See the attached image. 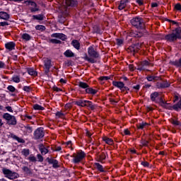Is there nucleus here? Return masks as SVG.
<instances>
[{
	"label": "nucleus",
	"instance_id": "nucleus-46",
	"mask_svg": "<svg viewBox=\"0 0 181 181\" xmlns=\"http://www.w3.org/2000/svg\"><path fill=\"white\" fill-rule=\"evenodd\" d=\"M37 158L38 162H43V156H42V155L37 154Z\"/></svg>",
	"mask_w": 181,
	"mask_h": 181
},
{
	"label": "nucleus",
	"instance_id": "nucleus-21",
	"mask_svg": "<svg viewBox=\"0 0 181 181\" xmlns=\"http://www.w3.org/2000/svg\"><path fill=\"white\" fill-rule=\"evenodd\" d=\"M104 142H105V144H107V145H113L114 144V140H112V139H110L107 136H104L103 138Z\"/></svg>",
	"mask_w": 181,
	"mask_h": 181
},
{
	"label": "nucleus",
	"instance_id": "nucleus-18",
	"mask_svg": "<svg viewBox=\"0 0 181 181\" xmlns=\"http://www.w3.org/2000/svg\"><path fill=\"white\" fill-rule=\"evenodd\" d=\"M5 47L7 49V50H9V52L15 49V44L13 42H10L6 44H5Z\"/></svg>",
	"mask_w": 181,
	"mask_h": 181
},
{
	"label": "nucleus",
	"instance_id": "nucleus-17",
	"mask_svg": "<svg viewBox=\"0 0 181 181\" xmlns=\"http://www.w3.org/2000/svg\"><path fill=\"white\" fill-rule=\"evenodd\" d=\"M21 39L24 40V42H29V40L32 39V36H30V35L26 33L21 34Z\"/></svg>",
	"mask_w": 181,
	"mask_h": 181
},
{
	"label": "nucleus",
	"instance_id": "nucleus-29",
	"mask_svg": "<svg viewBox=\"0 0 181 181\" xmlns=\"http://www.w3.org/2000/svg\"><path fill=\"white\" fill-rule=\"evenodd\" d=\"M12 81L14 83H21V76L19 75H14L12 76Z\"/></svg>",
	"mask_w": 181,
	"mask_h": 181
},
{
	"label": "nucleus",
	"instance_id": "nucleus-5",
	"mask_svg": "<svg viewBox=\"0 0 181 181\" xmlns=\"http://www.w3.org/2000/svg\"><path fill=\"white\" fill-rule=\"evenodd\" d=\"M72 163L77 164V163H80V162H81V160H83V159H84V158H86V153H84V151H78L76 153H74L72 155Z\"/></svg>",
	"mask_w": 181,
	"mask_h": 181
},
{
	"label": "nucleus",
	"instance_id": "nucleus-25",
	"mask_svg": "<svg viewBox=\"0 0 181 181\" xmlns=\"http://www.w3.org/2000/svg\"><path fill=\"white\" fill-rule=\"evenodd\" d=\"M64 56H66V57H74V53H73V52H71V50L70 49H67L64 53Z\"/></svg>",
	"mask_w": 181,
	"mask_h": 181
},
{
	"label": "nucleus",
	"instance_id": "nucleus-53",
	"mask_svg": "<svg viewBox=\"0 0 181 181\" xmlns=\"http://www.w3.org/2000/svg\"><path fill=\"white\" fill-rule=\"evenodd\" d=\"M141 165L145 168H148V166H149V163L146 161H144V162H141Z\"/></svg>",
	"mask_w": 181,
	"mask_h": 181
},
{
	"label": "nucleus",
	"instance_id": "nucleus-55",
	"mask_svg": "<svg viewBox=\"0 0 181 181\" xmlns=\"http://www.w3.org/2000/svg\"><path fill=\"white\" fill-rule=\"evenodd\" d=\"M8 25L9 24L6 21L0 22V26H8Z\"/></svg>",
	"mask_w": 181,
	"mask_h": 181
},
{
	"label": "nucleus",
	"instance_id": "nucleus-20",
	"mask_svg": "<svg viewBox=\"0 0 181 181\" xmlns=\"http://www.w3.org/2000/svg\"><path fill=\"white\" fill-rule=\"evenodd\" d=\"M170 122H171V124H173V125H174L175 127H177L181 125V122H179V120L176 118H172L170 119Z\"/></svg>",
	"mask_w": 181,
	"mask_h": 181
},
{
	"label": "nucleus",
	"instance_id": "nucleus-50",
	"mask_svg": "<svg viewBox=\"0 0 181 181\" xmlns=\"http://www.w3.org/2000/svg\"><path fill=\"white\" fill-rule=\"evenodd\" d=\"M90 110H95V105L93 104V103L91 102L90 104H89V107Z\"/></svg>",
	"mask_w": 181,
	"mask_h": 181
},
{
	"label": "nucleus",
	"instance_id": "nucleus-42",
	"mask_svg": "<svg viewBox=\"0 0 181 181\" xmlns=\"http://www.w3.org/2000/svg\"><path fill=\"white\" fill-rule=\"evenodd\" d=\"M148 81H153V80H156V77L153 76H147Z\"/></svg>",
	"mask_w": 181,
	"mask_h": 181
},
{
	"label": "nucleus",
	"instance_id": "nucleus-38",
	"mask_svg": "<svg viewBox=\"0 0 181 181\" xmlns=\"http://www.w3.org/2000/svg\"><path fill=\"white\" fill-rule=\"evenodd\" d=\"M99 158L100 160H104V159L107 158V154L105 153H102L101 154L99 155Z\"/></svg>",
	"mask_w": 181,
	"mask_h": 181
},
{
	"label": "nucleus",
	"instance_id": "nucleus-64",
	"mask_svg": "<svg viewBox=\"0 0 181 181\" xmlns=\"http://www.w3.org/2000/svg\"><path fill=\"white\" fill-rule=\"evenodd\" d=\"M133 88H134V90H139V88H141V86H139V85H136L134 86Z\"/></svg>",
	"mask_w": 181,
	"mask_h": 181
},
{
	"label": "nucleus",
	"instance_id": "nucleus-41",
	"mask_svg": "<svg viewBox=\"0 0 181 181\" xmlns=\"http://www.w3.org/2000/svg\"><path fill=\"white\" fill-rule=\"evenodd\" d=\"M7 90H8V91H11V93H15L16 88L13 86H8Z\"/></svg>",
	"mask_w": 181,
	"mask_h": 181
},
{
	"label": "nucleus",
	"instance_id": "nucleus-36",
	"mask_svg": "<svg viewBox=\"0 0 181 181\" xmlns=\"http://www.w3.org/2000/svg\"><path fill=\"white\" fill-rule=\"evenodd\" d=\"M28 160H30V162H37V160L36 159V157H35V156L33 155H30L28 157Z\"/></svg>",
	"mask_w": 181,
	"mask_h": 181
},
{
	"label": "nucleus",
	"instance_id": "nucleus-57",
	"mask_svg": "<svg viewBox=\"0 0 181 181\" xmlns=\"http://www.w3.org/2000/svg\"><path fill=\"white\" fill-rule=\"evenodd\" d=\"M136 2L140 6L144 5V0H136Z\"/></svg>",
	"mask_w": 181,
	"mask_h": 181
},
{
	"label": "nucleus",
	"instance_id": "nucleus-52",
	"mask_svg": "<svg viewBox=\"0 0 181 181\" xmlns=\"http://www.w3.org/2000/svg\"><path fill=\"white\" fill-rule=\"evenodd\" d=\"M6 110L8 111V112H13V110H12V107L11 106H6Z\"/></svg>",
	"mask_w": 181,
	"mask_h": 181
},
{
	"label": "nucleus",
	"instance_id": "nucleus-8",
	"mask_svg": "<svg viewBox=\"0 0 181 181\" xmlns=\"http://www.w3.org/2000/svg\"><path fill=\"white\" fill-rule=\"evenodd\" d=\"M132 26L136 28V29H141L144 28V20L140 17H136L131 20Z\"/></svg>",
	"mask_w": 181,
	"mask_h": 181
},
{
	"label": "nucleus",
	"instance_id": "nucleus-47",
	"mask_svg": "<svg viewBox=\"0 0 181 181\" xmlns=\"http://www.w3.org/2000/svg\"><path fill=\"white\" fill-rule=\"evenodd\" d=\"M16 141H18V142H20V144H24L25 140H23V139H21L18 136H15Z\"/></svg>",
	"mask_w": 181,
	"mask_h": 181
},
{
	"label": "nucleus",
	"instance_id": "nucleus-27",
	"mask_svg": "<svg viewBox=\"0 0 181 181\" xmlns=\"http://www.w3.org/2000/svg\"><path fill=\"white\" fill-rule=\"evenodd\" d=\"M33 19L36 21H43L44 16L42 14L34 15L33 16Z\"/></svg>",
	"mask_w": 181,
	"mask_h": 181
},
{
	"label": "nucleus",
	"instance_id": "nucleus-31",
	"mask_svg": "<svg viewBox=\"0 0 181 181\" xmlns=\"http://www.w3.org/2000/svg\"><path fill=\"white\" fill-rule=\"evenodd\" d=\"M148 123L146 122H141L140 124H139L138 125V129H144V128H146V127H148Z\"/></svg>",
	"mask_w": 181,
	"mask_h": 181
},
{
	"label": "nucleus",
	"instance_id": "nucleus-62",
	"mask_svg": "<svg viewBox=\"0 0 181 181\" xmlns=\"http://www.w3.org/2000/svg\"><path fill=\"white\" fill-rule=\"evenodd\" d=\"M54 91H57V92L62 91V89L55 86L54 87Z\"/></svg>",
	"mask_w": 181,
	"mask_h": 181
},
{
	"label": "nucleus",
	"instance_id": "nucleus-34",
	"mask_svg": "<svg viewBox=\"0 0 181 181\" xmlns=\"http://www.w3.org/2000/svg\"><path fill=\"white\" fill-rule=\"evenodd\" d=\"M34 110H37L39 111H43L45 110V107L40 106V105L35 104L33 106Z\"/></svg>",
	"mask_w": 181,
	"mask_h": 181
},
{
	"label": "nucleus",
	"instance_id": "nucleus-58",
	"mask_svg": "<svg viewBox=\"0 0 181 181\" xmlns=\"http://www.w3.org/2000/svg\"><path fill=\"white\" fill-rule=\"evenodd\" d=\"M5 67V63L4 62L0 61V69H4Z\"/></svg>",
	"mask_w": 181,
	"mask_h": 181
},
{
	"label": "nucleus",
	"instance_id": "nucleus-28",
	"mask_svg": "<svg viewBox=\"0 0 181 181\" xmlns=\"http://www.w3.org/2000/svg\"><path fill=\"white\" fill-rule=\"evenodd\" d=\"M28 73L30 74V76H37V72H36L33 68L28 69Z\"/></svg>",
	"mask_w": 181,
	"mask_h": 181
},
{
	"label": "nucleus",
	"instance_id": "nucleus-16",
	"mask_svg": "<svg viewBox=\"0 0 181 181\" xmlns=\"http://www.w3.org/2000/svg\"><path fill=\"white\" fill-rule=\"evenodd\" d=\"M11 18V16L5 11H0V19H3L4 21H8Z\"/></svg>",
	"mask_w": 181,
	"mask_h": 181
},
{
	"label": "nucleus",
	"instance_id": "nucleus-23",
	"mask_svg": "<svg viewBox=\"0 0 181 181\" xmlns=\"http://www.w3.org/2000/svg\"><path fill=\"white\" fill-rule=\"evenodd\" d=\"M97 90L93 89L92 88H88L86 89V93L87 94H91L92 95H94V94H97Z\"/></svg>",
	"mask_w": 181,
	"mask_h": 181
},
{
	"label": "nucleus",
	"instance_id": "nucleus-33",
	"mask_svg": "<svg viewBox=\"0 0 181 181\" xmlns=\"http://www.w3.org/2000/svg\"><path fill=\"white\" fill-rule=\"evenodd\" d=\"M95 166L98 169V170H100V172H104V168H103V165H101L100 163H95Z\"/></svg>",
	"mask_w": 181,
	"mask_h": 181
},
{
	"label": "nucleus",
	"instance_id": "nucleus-35",
	"mask_svg": "<svg viewBox=\"0 0 181 181\" xmlns=\"http://www.w3.org/2000/svg\"><path fill=\"white\" fill-rule=\"evenodd\" d=\"M145 66H149V62L148 61H144L142 62L140 70H145Z\"/></svg>",
	"mask_w": 181,
	"mask_h": 181
},
{
	"label": "nucleus",
	"instance_id": "nucleus-30",
	"mask_svg": "<svg viewBox=\"0 0 181 181\" xmlns=\"http://www.w3.org/2000/svg\"><path fill=\"white\" fill-rule=\"evenodd\" d=\"M78 86L81 88H83L86 90H87V88H88V84H87L86 82H79Z\"/></svg>",
	"mask_w": 181,
	"mask_h": 181
},
{
	"label": "nucleus",
	"instance_id": "nucleus-9",
	"mask_svg": "<svg viewBox=\"0 0 181 181\" xmlns=\"http://www.w3.org/2000/svg\"><path fill=\"white\" fill-rule=\"evenodd\" d=\"M24 4H25L27 6H30V11H31V12H37V11H39V7H37V4H36V3H35L34 1H24Z\"/></svg>",
	"mask_w": 181,
	"mask_h": 181
},
{
	"label": "nucleus",
	"instance_id": "nucleus-54",
	"mask_svg": "<svg viewBox=\"0 0 181 181\" xmlns=\"http://www.w3.org/2000/svg\"><path fill=\"white\" fill-rule=\"evenodd\" d=\"M65 146H67L68 148H71V141H67L64 144Z\"/></svg>",
	"mask_w": 181,
	"mask_h": 181
},
{
	"label": "nucleus",
	"instance_id": "nucleus-6",
	"mask_svg": "<svg viewBox=\"0 0 181 181\" xmlns=\"http://www.w3.org/2000/svg\"><path fill=\"white\" fill-rule=\"evenodd\" d=\"M2 172L4 175H5V177H7V179H10V180H13L15 179H18L19 177V174L12 172V170L6 168H3Z\"/></svg>",
	"mask_w": 181,
	"mask_h": 181
},
{
	"label": "nucleus",
	"instance_id": "nucleus-61",
	"mask_svg": "<svg viewBox=\"0 0 181 181\" xmlns=\"http://www.w3.org/2000/svg\"><path fill=\"white\" fill-rule=\"evenodd\" d=\"M152 8H156L158 7V3H152L151 4Z\"/></svg>",
	"mask_w": 181,
	"mask_h": 181
},
{
	"label": "nucleus",
	"instance_id": "nucleus-39",
	"mask_svg": "<svg viewBox=\"0 0 181 181\" xmlns=\"http://www.w3.org/2000/svg\"><path fill=\"white\" fill-rule=\"evenodd\" d=\"M57 118H63L64 117V113L62 112H58L56 113Z\"/></svg>",
	"mask_w": 181,
	"mask_h": 181
},
{
	"label": "nucleus",
	"instance_id": "nucleus-44",
	"mask_svg": "<svg viewBox=\"0 0 181 181\" xmlns=\"http://www.w3.org/2000/svg\"><path fill=\"white\" fill-rule=\"evenodd\" d=\"M50 42H51V43H55L56 45H59V43L61 42L60 40H57V39H51Z\"/></svg>",
	"mask_w": 181,
	"mask_h": 181
},
{
	"label": "nucleus",
	"instance_id": "nucleus-40",
	"mask_svg": "<svg viewBox=\"0 0 181 181\" xmlns=\"http://www.w3.org/2000/svg\"><path fill=\"white\" fill-rule=\"evenodd\" d=\"M175 11H179L180 12H181V5L180 4H177L175 5Z\"/></svg>",
	"mask_w": 181,
	"mask_h": 181
},
{
	"label": "nucleus",
	"instance_id": "nucleus-10",
	"mask_svg": "<svg viewBox=\"0 0 181 181\" xmlns=\"http://www.w3.org/2000/svg\"><path fill=\"white\" fill-rule=\"evenodd\" d=\"M45 136V132L43 128L40 127L37 129L34 132V138L35 139H40Z\"/></svg>",
	"mask_w": 181,
	"mask_h": 181
},
{
	"label": "nucleus",
	"instance_id": "nucleus-11",
	"mask_svg": "<svg viewBox=\"0 0 181 181\" xmlns=\"http://www.w3.org/2000/svg\"><path fill=\"white\" fill-rule=\"evenodd\" d=\"M52 67V61L47 58L44 59V70L46 74H47Z\"/></svg>",
	"mask_w": 181,
	"mask_h": 181
},
{
	"label": "nucleus",
	"instance_id": "nucleus-63",
	"mask_svg": "<svg viewBox=\"0 0 181 181\" xmlns=\"http://www.w3.org/2000/svg\"><path fill=\"white\" fill-rule=\"evenodd\" d=\"M129 70H131V71H134V65H129Z\"/></svg>",
	"mask_w": 181,
	"mask_h": 181
},
{
	"label": "nucleus",
	"instance_id": "nucleus-4",
	"mask_svg": "<svg viewBox=\"0 0 181 181\" xmlns=\"http://www.w3.org/2000/svg\"><path fill=\"white\" fill-rule=\"evenodd\" d=\"M160 105L163 107V108H166L167 110H175V111H179L181 110V99L179 100V102L174 105L173 107L169 103H166L163 101V100H160Z\"/></svg>",
	"mask_w": 181,
	"mask_h": 181
},
{
	"label": "nucleus",
	"instance_id": "nucleus-26",
	"mask_svg": "<svg viewBox=\"0 0 181 181\" xmlns=\"http://www.w3.org/2000/svg\"><path fill=\"white\" fill-rule=\"evenodd\" d=\"M129 35L132 37H141L142 36V33H139L138 34L137 33H134V31H131Z\"/></svg>",
	"mask_w": 181,
	"mask_h": 181
},
{
	"label": "nucleus",
	"instance_id": "nucleus-14",
	"mask_svg": "<svg viewBox=\"0 0 181 181\" xmlns=\"http://www.w3.org/2000/svg\"><path fill=\"white\" fill-rule=\"evenodd\" d=\"M51 37H57V39H61V40H66V35L63 33H53L51 35Z\"/></svg>",
	"mask_w": 181,
	"mask_h": 181
},
{
	"label": "nucleus",
	"instance_id": "nucleus-51",
	"mask_svg": "<svg viewBox=\"0 0 181 181\" xmlns=\"http://www.w3.org/2000/svg\"><path fill=\"white\" fill-rule=\"evenodd\" d=\"M117 43L118 46H121L122 45V43H124V41L121 39H117Z\"/></svg>",
	"mask_w": 181,
	"mask_h": 181
},
{
	"label": "nucleus",
	"instance_id": "nucleus-48",
	"mask_svg": "<svg viewBox=\"0 0 181 181\" xmlns=\"http://www.w3.org/2000/svg\"><path fill=\"white\" fill-rule=\"evenodd\" d=\"M53 168H58V162L56 160H53L52 161Z\"/></svg>",
	"mask_w": 181,
	"mask_h": 181
},
{
	"label": "nucleus",
	"instance_id": "nucleus-1",
	"mask_svg": "<svg viewBox=\"0 0 181 181\" xmlns=\"http://www.w3.org/2000/svg\"><path fill=\"white\" fill-rule=\"evenodd\" d=\"M76 5H77V1L76 0H65V2L59 7L58 11L59 13H62L63 16H67V15H69L67 7L76 6Z\"/></svg>",
	"mask_w": 181,
	"mask_h": 181
},
{
	"label": "nucleus",
	"instance_id": "nucleus-24",
	"mask_svg": "<svg viewBox=\"0 0 181 181\" xmlns=\"http://www.w3.org/2000/svg\"><path fill=\"white\" fill-rule=\"evenodd\" d=\"M71 45L75 49H76V50L80 49V42H78V41H77L76 40H74L71 42Z\"/></svg>",
	"mask_w": 181,
	"mask_h": 181
},
{
	"label": "nucleus",
	"instance_id": "nucleus-2",
	"mask_svg": "<svg viewBox=\"0 0 181 181\" xmlns=\"http://www.w3.org/2000/svg\"><path fill=\"white\" fill-rule=\"evenodd\" d=\"M88 54L90 57H93V58H90L88 57V56H87V54H85V56L83 57V59L84 60L89 62V63H95V59H97L100 56L98 54V52H96L95 49H94V47H89L88 48Z\"/></svg>",
	"mask_w": 181,
	"mask_h": 181
},
{
	"label": "nucleus",
	"instance_id": "nucleus-56",
	"mask_svg": "<svg viewBox=\"0 0 181 181\" xmlns=\"http://www.w3.org/2000/svg\"><path fill=\"white\" fill-rule=\"evenodd\" d=\"M169 86H170L169 83L165 82L163 83L162 87H163L164 88H166L169 87Z\"/></svg>",
	"mask_w": 181,
	"mask_h": 181
},
{
	"label": "nucleus",
	"instance_id": "nucleus-43",
	"mask_svg": "<svg viewBox=\"0 0 181 181\" xmlns=\"http://www.w3.org/2000/svg\"><path fill=\"white\" fill-rule=\"evenodd\" d=\"M23 90L24 91H26L27 93H29V92H30V90H32V88H30V86H24L23 88Z\"/></svg>",
	"mask_w": 181,
	"mask_h": 181
},
{
	"label": "nucleus",
	"instance_id": "nucleus-60",
	"mask_svg": "<svg viewBox=\"0 0 181 181\" xmlns=\"http://www.w3.org/2000/svg\"><path fill=\"white\" fill-rule=\"evenodd\" d=\"M65 108L67 110L69 108H71V104L68 103L65 105Z\"/></svg>",
	"mask_w": 181,
	"mask_h": 181
},
{
	"label": "nucleus",
	"instance_id": "nucleus-7",
	"mask_svg": "<svg viewBox=\"0 0 181 181\" xmlns=\"http://www.w3.org/2000/svg\"><path fill=\"white\" fill-rule=\"evenodd\" d=\"M2 117L6 121V123L8 125H16L17 122H16V117H15V116L9 113H4Z\"/></svg>",
	"mask_w": 181,
	"mask_h": 181
},
{
	"label": "nucleus",
	"instance_id": "nucleus-37",
	"mask_svg": "<svg viewBox=\"0 0 181 181\" xmlns=\"http://www.w3.org/2000/svg\"><path fill=\"white\" fill-rule=\"evenodd\" d=\"M21 153L25 157L29 156V149H23L21 151Z\"/></svg>",
	"mask_w": 181,
	"mask_h": 181
},
{
	"label": "nucleus",
	"instance_id": "nucleus-59",
	"mask_svg": "<svg viewBox=\"0 0 181 181\" xmlns=\"http://www.w3.org/2000/svg\"><path fill=\"white\" fill-rule=\"evenodd\" d=\"M124 135H130V132L129 130H128V129H124Z\"/></svg>",
	"mask_w": 181,
	"mask_h": 181
},
{
	"label": "nucleus",
	"instance_id": "nucleus-19",
	"mask_svg": "<svg viewBox=\"0 0 181 181\" xmlns=\"http://www.w3.org/2000/svg\"><path fill=\"white\" fill-rule=\"evenodd\" d=\"M127 4H128V0H122L118 6V9L122 11L127 6Z\"/></svg>",
	"mask_w": 181,
	"mask_h": 181
},
{
	"label": "nucleus",
	"instance_id": "nucleus-3",
	"mask_svg": "<svg viewBox=\"0 0 181 181\" xmlns=\"http://www.w3.org/2000/svg\"><path fill=\"white\" fill-rule=\"evenodd\" d=\"M181 37V28H177L175 30L173 31L171 34H168L165 36V40L168 42H173L177 40V39H180Z\"/></svg>",
	"mask_w": 181,
	"mask_h": 181
},
{
	"label": "nucleus",
	"instance_id": "nucleus-12",
	"mask_svg": "<svg viewBox=\"0 0 181 181\" xmlns=\"http://www.w3.org/2000/svg\"><path fill=\"white\" fill-rule=\"evenodd\" d=\"M160 99L159 100V104H160V100H162L161 98L159 97V93L158 92H154L151 94V101H154L155 103H158V99Z\"/></svg>",
	"mask_w": 181,
	"mask_h": 181
},
{
	"label": "nucleus",
	"instance_id": "nucleus-32",
	"mask_svg": "<svg viewBox=\"0 0 181 181\" xmlns=\"http://www.w3.org/2000/svg\"><path fill=\"white\" fill-rule=\"evenodd\" d=\"M36 30H40V32H43V30H46V27L45 25H38L35 26Z\"/></svg>",
	"mask_w": 181,
	"mask_h": 181
},
{
	"label": "nucleus",
	"instance_id": "nucleus-22",
	"mask_svg": "<svg viewBox=\"0 0 181 181\" xmlns=\"http://www.w3.org/2000/svg\"><path fill=\"white\" fill-rule=\"evenodd\" d=\"M76 104L79 107H86L87 105V100H79L76 102Z\"/></svg>",
	"mask_w": 181,
	"mask_h": 181
},
{
	"label": "nucleus",
	"instance_id": "nucleus-45",
	"mask_svg": "<svg viewBox=\"0 0 181 181\" xmlns=\"http://www.w3.org/2000/svg\"><path fill=\"white\" fill-rule=\"evenodd\" d=\"M141 144L143 146H148V144H149V142L146 140H141Z\"/></svg>",
	"mask_w": 181,
	"mask_h": 181
},
{
	"label": "nucleus",
	"instance_id": "nucleus-49",
	"mask_svg": "<svg viewBox=\"0 0 181 181\" xmlns=\"http://www.w3.org/2000/svg\"><path fill=\"white\" fill-rule=\"evenodd\" d=\"M100 78L102 81H107V80H110V77L108 76H102Z\"/></svg>",
	"mask_w": 181,
	"mask_h": 181
},
{
	"label": "nucleus",
	"instance_id": "nucleus-13",
	"mask_svg": "<svg viewBox=\"0 0 181 181\" xmlns=\"http://www.w3.org/2000/svg\"><path fill=\"white\" fill-rule=\"evenodd\" d=\"M113 86H115V87H117V88H119L122 91H124L126 88L124 83L121 81H113Z\"/></svg>",
	"mask_w": 181,
	"mask_h": 181
},
{
	"label": "nucleus",
	"instance_id": "nucleus-15",
	"mask_svg": "<svg viewBox=\"0 0 181 181\" xmlns=\"http://www.w3.org/2000/svg\"><path fill=\"white\" fill-rule=\"evenodd\" d=\"M39 151H40L42 155H46L47 153H49V150L47 149V147H46L43 144L39 145Z\"/></svg>",
	"mask_w": 181,
	"mask_h": 181
}]
</instances>
